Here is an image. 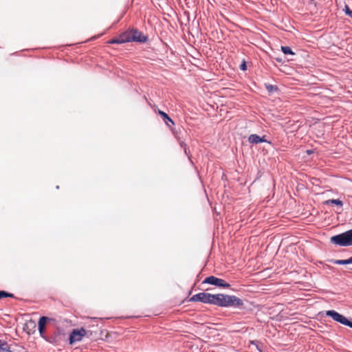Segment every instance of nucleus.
<instances>
[{
	"label": "nucleus",
	"instance_id": "nucleus-15",
	"mask_svg": "<svg viewBox=\"0 0 352 352\" xmlns=\"http://www.w3.org/2000/svg\"><path fill=\"white\" fill-rule=\"evenodd\" d=\"M334 264L338 265H346L352 263V256L348 259L345 260H335L333 261Z\"/></svg>",
	"mask_w": 352,
	"mask_h": 352
},
{
	"label": "nucleus",
	"instance_id": "nucleus-11",
	"mask_svg": "<svg viewBox=\"0 0 352 352\" xmlns=\"http://www.w3.org/2000/svg\"><path fill=\"white\" fill-rule=\"evenodd\" d=\"M122 38L125 43L131 42V31L129 30L124 32L120 34Z\"/></svg>",
	"mask_w": 352,
	"mask_h": 352
},
{
	"label": "nucleus",
	"instance_id": "nucleus-19",
	"mask_svg": "<svg viewBox=\"0 0 352 352\" xmlns=\"http://www.w3.org/2000/svg\"><path fill=\"white\" fill-rule=\"evenodd\" d=\"M241 69H243V70H245L246 69V65L245 63L242 64L241 65Z\"/></svg>",
	"mask_w": 352,
	"mask_h": 352
},
{
	"label": "nucleus",
	"instance_id": "nucleus-10",
	"mask_svg": "<svg viewBox=\"0 0 352 352\" xmlns=\"http://www.w3.org/2000/svg\"><path fill=\"white\" fill-rule=\"evenodd\" d=\"M158 113L163 118V120L164 121V122L168 125V126H170V123L173 125L174 124V122L173 121V120L168 116V115L167 113H166L165 112L161 111V110H158Z\"/></svg>",
	"mask_w": 352,
	"mask_h": 352
},
{
	"label": "nucleus",
	"instance_id": "nucleus-18",
	"mask_svg": "<svg viewBox=\"0 0 352 352\" xmlns=\"http://www.w3.org/2000/svg\"><path fill=\"white\" fill-rule=\"evenodd\" d=\"M344 10L345 11L346 14H347L352 19V10L349 8V7L347 5L344 6Z\"/></svg>",
	"mask_w": 352,
	"mask_h": 352
},
{
	"label": "nucleus",
	"instance_id": "nucleus-12",
	"mask_svg": "<svg viewBox=\"0 0 352 352\" xmlns=\"http://www.w3.org/2000/svg\"><path fill=\"white\" fill-rule=\"evenodd\" d=\"M10 347L7 342L4 340H0V352H10Z\"/></svg>",
	"mask_w": 352,
	"mask_h": 352
},
{
	"label": "nucleus",
	"instance_id": "nucleus-9",
	"mask_svg": "<svg viewBox=\"0 0 352 352\" xmlns=\"http://www.w3.org/2000/svg\"><path fill=\"white\" fill-rule=\"evenodd\" d=\"M248 140L250 143L252 144H258L261 142H266V140L265 139V136L260 137L259 135L256 134H252L250 135Z\"/></svg>",
	"mask_w": 352,
	"mask_h": 352
},
{
	"label": "nucleus",
	"instance_id": "nucleus-4",
	"mask_svg": "<svg viewBox=\"0 0 352 352\" xmlns=\"http://www.w3.org/2000/svg\"><path fill=\"white\" fill-rule=\"evenodd\" d=\"M327 315L331 317L335 321L352 328V322L349 321L345 316L340 314L334 310L327 311Z\"/></svg>",
	"mask_w": 352,
	"mask_h": 352
},
{
	"label": "nucleus",
	"instance_id": "nucleus-1",
	"mask_svg": "<svg viewBox=\"0 0 352 352\" xmlns=\"http://www.w3.org/2000/svg\"><path fill=\"white\" fill-rule=\"evenodd\" d=\"M211 304L219 307H241L243 305V302L241 299L235 296L219 294H212Z\"/></svg>",
	"mask_w": 352,
	"mask_h": 352
},
{
	"label": "nucleus",
	"instance_id": "nucleus-7",
	"mask_svg": "<svg viewBox=\"0 0 352 352\" xmlns=\"http://www.w3.org/2000/svg\"><path fill=\"white\" fill-rule=\"evenodd\" d=\"M131 42L145 43L147 41V37L138 29H131Z\"/></svg>",
	"mask_w": 352,
	"mask_h": 352
},
{
	"label": "nucleus",
	"instance_id": "nucleus-13",
	"mask_svg": "<svg viewBox=\"0 0 352 352\" xmlns=\"http://www.w3.org/2000/svg\"><path fill=\"white\" fill-rule=\"evenodd\" d=\"M324 204L325 205H332V204H335V205H337V206H339L340 207H342L343 206V203L341 200L340 199H328V200H326Z\"/></svg>",
	"mask_w": 352,
	"mask_h": 352
},
{
	"label": "nucleus",
	"instance_id": "nucleus-3",
	"mask_svg": "<svg viewBox=\"0 0 352 352\" xmlns=\"http://www.w3.org/2000/svg\"><path fill=\"white\" fill-rule=\"evenodd\" d=\"M205 283L213 285L222 288H229L230 287V285L226 283L223 279L215 277L214 276H210L206 278L202 282V284Z\"/></svg>",
	"mask_w": 352,
	"mask_h": 352
},
{
	"label": "nucleus",
	"instance_id": "nucleus-6",
	"mask_svg": "<svg viewBox=\"0 0 352 352\" xmlns=\"http://www.w3.org/2000/svg\"><path fill=\"white\" fill-rule=\"evenodd\" d=\"M212 294L206 292H200L192 296L190 301L192 302H201L204 303L211 304Z\"/></svg>",
	"mask_w": 352,
	"mask_h": 352
},
{
	"label": "nucleus",
	"instance_id": "nucleus-8",
	"mask_svg": "<svg viewBox=\"0 0 352 352\" xmlns=\"http://www.w3.org/2000/svg\"><path fill=\"white\" fill-rule=\"evenodd\" d=\"M49 318L45 316H42L40 318L38 325V331L40 333V335L44 338V333H45V324L49 320Z\"/></svg>",
	"mask_w": 352,
	"mask_h": 352
},
{
	"label": "nucleus",
	"instance_id": "nucleus-16",
	"mask_svg": "<svg viewBox=\"0 0 352 352\" xmlns=\"http://www.w3.org/2000/svg\"><path fill=\"white\" fill-rule=\"evenodd\" d=\"M281 50L285 54H292V55L294 54V52H293L292 50H291V48L287 46H282Z\"/></svg>",
	"mask_w": 352,
	"mask_h": 352
},
{
	"label": "nucleus",
	"instance_id": "nucleus-2",
	"mask_svg": "<svg viewBox=\"0 0 352 352\" xmlns=\"http://www.w3.org/2000/svg\"><path fill=\"white\" fill-rule=\"evenodd\" d=\"M331 241L336 244L347 246L352 245V229L342 234L333 236L331 238Z\"/></svg>",
	"mask_w": 352,
	"mask_h": 352
},
{
	"label": "nucleus",
	"instance_id": "nucleus-14",
	"mask_svg": "<svg viewBox=\"0 0 352 352\" xmlns=\"http://www.w3.org/2000/svg\"><path fill=\"white\" fill-rule=\"evenodd\" d=\"M124 43L125 42L124 41L120 34L119 35L118 37L113 38L108 41V43L109 44H121Z\"/></svg>",
	"mask_w": 352,
	"mask_h": 352
},
{
	"label": "nucleus",
	"instance_id": "nucleus-17",
	"mask_svg": "<svg viewBox=\"0 0 352 352\" xmlns=\"http://www.w3.org/2000/svg\"><path fill=\"white\" fill-rule=\"evenodd\" d=\"M14 298V294L11 293L6 292L5 291H0V299L2 298Z\"/></svg>",
	"mask_w": 352,
	"mask_h": 352
},
{
	"label": "nucleus",
	"instance_id": "nucleus-5",
	"mask_svg": "<svg viewBox=\"0 0 352 352\" xmlns=\"http://www.w3.org/2000/svg\"><path fill=\"white\" fill-rule=\"evenodd\" d=\"M87 335V331L84 328L74 329L69 336V344H73L76 342L81 341L82 338Z\"/></svg>",
	"mask_w": 352,
	"mask_h": 352
},
{
	"label": "nucleus",
	"instance_id": "nucleus-20",
	"mask_svg": "<svg viewBox=\"0 0 352 352\" xmlns=\"http://www.w3.org/2000/svg\"><path fill=\"white\" fill-rule=\"evenodd\" d=\"M267 89L268 91H272L273 89V86L272 85L268 86V87H267Z\"/></svg>",
	"mask_w": 352,
	"mask_h": 352
},
{
	"label": "nucleus",
	"instance_id": "nucleus-21",
	"mask_svg": "<svg viewBox=\"0 0 352 352\" xmlns=\"http://www.w3.org/2000/svg\"><path fill=\"white\" fill-rule=\"evenodd\" d=\"M309 1L310 2V3H312L314 0H309Z\"/></svg>",
	"mask_w": 352,
	"mask_h": 352
}]
</instances>
